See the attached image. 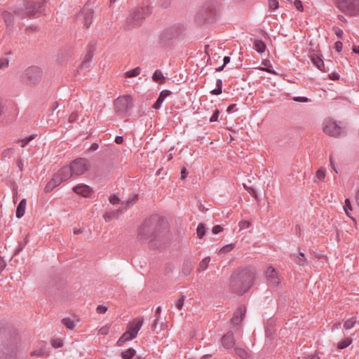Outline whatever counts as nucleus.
<instances>
[{
    "label": "nucleus",
    "instance_id": "obj_18",
    "mask_svg": "<svg viewBox=\"0 0 359 359\" xmlns=\"http://www.w3.org/2000/svg\"><path fill=\"white\" fill-rule=\"evenodd\" d=\"M41 6V4L39 2H29L26 5V12L29 16H34L39 13V9Z\"/></svg>",
    "mask_w": 359,
    "mask_h": 359
},
{
    "label": "nucleus",
    "instance_id": "obj_20",
    "mask_svg": "<svg viewBox=\"0 0 359 359\" xmlns=\"http://www.w3.org/2000/svg\"><path fill=\"white\" fill-rule=\"evenodd\" d=\"M144 323V318L138 317L128 323V325L138 333Z\"/></svg>",
    "mask_w": 359,
    "mask_h": 359
},
{
    "label": "nucleus",
    "instance_id": "obj_36",
    "mask_svg": "<svg viewBox=\"0 0 359 359\" xmlns=\"http://www.w3.org/2000/svg\"><path fill=\"white\" fill-rule=\"evenodd\" d=\"M2 17L4 18V22L7 24V25H11L13 21V15L8 12V11H4L2 13Z\"/></svg>",
    "mask_w": 359,
    "mask_h": 359
},
{
    "label": "nucleus",
    "instance_id": "obj_53",
    "mask_svg": "<svg viewBox=\"0 0 359 359\" xmlns=\"http://www.w3.org/2000/svg\"><path fill=\"white\" fill-rule=\"evenodd\" d=\"M330 165L332 167V168L336 172H337V170L336 169V165H335V163H334V157L332 155H331L330 156Z\"/></svg>",
    "mask_w": 359,
    "mask_h": 359
},
{
    "label": "nucleus",
    "instance_id": "obj_26",
    "mask_svg": "<svg viewBox=\"0 0 359 359\" xmlns=\"http://www.w3.org/2000/svg\"><path fill=\"white\" fill-rule=\"evenodd\" d=\"M152 79L155 82L160 83H163L165 81V78L160 70H156L154 72Z\"/></svg>",
    "mask_w": 359,
    "mask_h": 359
},
{
    "label": "nucleus",
    "instance_id": "obj_6",
    "mask_svg": "<svg viewBox=\"0 0 359 359\" xmlns=\"http://www.w3.org/2000/svg\"><path fill=\"white\" fill-rule=\"evenodd\" d=\"M74 176L72 168L69 166L63 167L57 173H56L52 180L46 185L45 191L48 192L55 187L60 184L62 182L66 181L71 177Z\"/></svg>",
    "mask_w": 359,
    "mask_h": 359
},
{
    "label": "nucleus",
    "instance_id": "obj_54",
    "mask_svg": "<svg viewBox=\"0 0 359 359\" xmlns=\"http://www.w3.org/2000/svg\"><path fill=\"white\" fill-rule=\"evenodd\" d=\"M76 119H77V114H75V113H72V114L69 116V121L70 123L74 122Z\"/></svg>",
    "mask_w": 359,
    "mask_h": 359
},
{
    "label": "nucleus",
    "instance_id": "obj_29",
    "mask_svg": "<svg viewBox=\"0 0 359 359\" xmlns=\"http://www.w3.org/2000/svg\"><path fill=\"white\" fill-rule=\"evenodd\" d=\"M62 323L69 330H73L75 327V321L70 318H64L62 319Z\"/></svg>",
    "mask_w": 359,
    "mask_h": 359
},
{
    "label": "nucleus",
    "instance_id": "obj_42",
    "mask_svg": "<svg viewBox=\"0 0 359 359\" xmlns=\"http://www.w3.org/2000/svg\"><path fill=\"white\" fill-rule=\"evenodd\" d=\"M52 346L55 348H60L63 346V341L60 339H55L51 341Z\"/></svg>",
    "mask_w": 359,
    "mask_h": 359
},
{
    "label": "nucleus",
    "instance_id": "obj_32",
    "mask_svg": "<svg viewBox=\"0 0 359 359\" xmlns=\"http://www.w3.org/2000/svg\"><path fill=\"white\" fill-rule=\"evenodd\" d=\"M344 210L348 217L351 218L353 221H355V219L351 217V215L349 212V211L352 210V205H351L350 200L348 198H346L345 200V203H344Z\"/></svg>",
    "mask_w": 359,
    "mask_h": 359
},
{
    "label": "nucleus",
    "instance_id": "obj_63",
    "mask_svg": "<svg viewBox=\"0 0 359 359\" xmlns=\"http://www.w3.org/2000/svg\"><path fill=\"white\" fill-rule=\"evenodd\" d=\"M187 170H186V168H184L181 171L182 179H184L187 177Z\"/></svg>",
    "mask_w": 359,
    "mask_h": 359
},
{
    "label": "nucleus",
    "instance_id": "obj_55",
    "mask_svg": "<svg viewBox=\"0 0 359 359\" xmlns=\"http://www.w3.org/2000/svg\"><path fill=\"white\" fill-rule=\"evenodd\" d=\"M329 78L331 80L336 81V80L339 79V76L337 74H336V73H332V74H329Z\"/></svg>",
    "mask_w": 359,
    "mask_h": 359
},
{
    "label": "nucleus",
    "instance_id": "obj_31",
    "mask_svg": "<svg viewBox=\"0 0 359 359\" xmlns=\"http://www.w3.org/2000/svg\"><path fill=\"white\" fill-rule=\"evenodd\" d=\"M210 262V257H206L204 259H202V261L199 263L198 270L201 271H205Z\"/></svg>",
    "mask_w": 359,
    "mask_h": 359
},
{
    "label": "nucleus",
    "instance_id": "obj_4",
    "mask_svg": "<svg viewBox=\"0 0 359 359\" xmlns=\"http://www.w3.org/2000/svg\"><path fill=\"white\" fill-rule=\"evenodd\" d=\"M150 14L149 6H139L130 11L126 19V23L130 28L140 26L147 16Z\"/></svg>",
    "mask_w": 359,
    "mask_h": 359
},
{
    "label": "nucleus",
    "instance_id": "obj_62",
    "mask_svg": "<svg viewBox=\"0 0 359 359\" xmlns=\"http://www.w3.org/2000/svg\"><path fill=\"white\" fill-rule=\"evenodd\" d=\"M259 69L263 70V71H266V72H267L269 73H271V74H276V73L274 71L270 69L269 68L260 67Z\"/></svg>",
    "mask_w": 359,
    "mask_h": 359
},
{
    "label": "nucleus",
    "instance_id": "obj_5",
    "mask_svg": "<svg viewBox=\"0 0 359 359\" xmlns=\"http://www.w3.org/2000/svg\"><path fill=\"white\" fill-rule=\"evenodd\" d=\"M337 8L348 16L359 14V0H336Z\"/></svg>",
    "mask_w": 359,
    "mask_h": 359
},
{
    "label": "nucleus",
    "instance_id": "obj_45",
    "mask_svg": "<svg viewBox=\"0 0 359 359\" xmlns=\"http://www.w3.org/2000/svg\"><path fill=\"white\" fill-rule=\"evenodd\" d=\"M250 226V222L248 221L243 220L239 222V226L241 229H248Z\"/></svg>",
    "mask_w": 359,
    "mask_h": 359
},
{
    "label": "nucleus",
    "instance_id": "obj_9",
    "mask_svg": "<svg viewBox=\"0 0 359 359\" xmlns=\"http://www.w3.org/2000/svg\"><path fill=\"white\" fill-rule=\"evenodd\" d=\"M218 14V6L212 3L207 4L201 11V15L208 22L214 20Z\"/></svg>",
    "mask_w": 359,
    "mask_h": 359
},
{
    "label": "nucleus",
    "instance_id": "obj_15",
    "mask_svg": "<svg viewBox=\"0 0 359 359\" xmlns=\"http://www.w3.org/2000/svg\"><path fill=\"white\" fill-rule=\"evenodd\" d=\"M73 191L78 195L83 197H90L93 193V189L87 184H79L73 188Z\"/></svg>",
    "mask_w": 359,
    "mask_h": 359
},
{
    "label": "nucleus",
    "instance_id": "obj_24",
    "mask_svg": "<svg viewBox=\"0 0 359 359\" xmlns=\"http://www.w3.org/2000/svg\"><path fill=\"white\" fill-rule=\"evenodd\" d=\"M233 351L242 359H248L250 357V353L243 348L235 347Z\"/></svg>",
    "mask_w": 359,
    "mask_h": 359
},
{
    "label": "nucleus",
    "instance_id": "obj_43",
    "mask_svg": "<svg viewBox=\"0 0 359 359\" xmlns=\"http://www.w3.org/2000/svg\"><path fill=\"white\" fill-rule=\"evenodd\" d=\"M109 332V325H105V326H103L102 327L98 332L99 334H102V335H107Z\"/></svg>",
    "mask_w": 359,
    "mask_h": 359
},
{
    "label": "nucleus",
    "instance_id": "obj_59",
    "mask_svg": "<svg viewBox=\"0 0 359 359\" xmlns=\"http://www.w3.org/2000/svg\"><path fill=\"white\" fill-rule=\"evenodd\" d=\"M123 142V138L122 136H116L115 138V142L116 144H121Z\"/></svg>",
    "mask_w": 359,
    "mask_h": 359
},
{
    "label": "nucleus",
    "instance_id": "obj_3",
    "mask_svg": "<svg viewBox=\"0 0 359 359\" xmlns=\"http://www.w3.org/2000/svg\"><path fill=\"white\" fill-rule=\"evenodd\" d=\"M43 76V71L36 66H31L27 68L22 73V81L28 87L32 88L38 86Z\"/></svg>",
    "mask_w": 359,
    "mask_h": 359
},
{
    "label": "nucleus",
    "instance_id": "obj_27",
    "mask_svg": "<svg viewBox=\"0 0 359 359\" xmlns=\"http://www.w3.org/2000/svg\"><path fill=\"white\" fill-rule=\"evenodd\" d=\"M254 48L257 52L262 53L266 50L265 43L261 40H255L254 42Z\"/></svg>",
    "mask_w": 359,
    "mask_h": 359
},
{
    "label": "nucleus",
    "instance_id": "obj_17",
    "mask_svg": "<svg viewBox=\"0 0 359 359\" xmlns=\"http://www.w3.org/2000/svg\"><path fill=\"white\" fill-rule=\"evenodd\" d=\"M246 312L245 307H239L233 313V317L231 319V322L233 325H239L243 320Z\"/></svg>",
    "mask_w": 359,
    "mask_h": 359
},
{
    "label": "nucleus",
    "instance_id": "obj_12",
    "mask_svg": "<svg viewBox=\"0 0 359 359\" xmlns=\"http://www.w3.org/2000/svg\"><path fill=\"white\" fill-rule=\"evenodd\" d=\"M181 33V29L174 27H170L164 30L162 32L161 35V39L163 42H168L170 40L178 38L180 36Z\"/></svg>",
    "mask_w": 359,
    "mask_h": 359
},
{
    "label": "nucleus",
    "instance_id": "obj_61",
    "mask_svg": "<svg viewBox=\"0 0 359 359\" xmlns=\"http://www.w3.org/2000/svg\"><path fill=\"white\" fill-rule=\"evenodd\" d=\"M214 95H219L222 93V87L219 86L217 89H215L211 92Z\"/></svg>",
    "mask_w": 359,
    "mask_h": 359
},
{
    "label": "nucleus",
    "instance_id": "obj_41",
    "mask_svg": "<svg viewBox=\"0 0 359 359\" xmlns=\"http://www.w3.org/2000/svg\"><path fill=\"white\" fill-rule=\"evenodd\" d=\"M109 201L110 203H111L112 205H116V204H119V203L122 204V202H123L121 201L119 197L116 194L110 196L109 198Z\"/></svg>",
    "mask_w": 359,
    "mask_h": 359
},
{
    "label": "nucleus",
    "instance_id": "obj_58",
    "mask_svg": "<svg viewBox=\"0 0 359 359\" xmlns=\"http://www.w3.org/2000/svg\"><path fill=\"white\" fill-rule=\"evenodd\" d=\"M335 48L338 52L341 51V50L342 48V43L340 41L336 42L335 43Z\"/></svg>",
    "mask_w": 359,
    "mask_h": 359
},
{
    "label": "nucleus",
    "instance_id": "obj_28",
    "mask_svg": "<svg viewBox=\"0 0 359 359\" xmlns=\"http://www.w3.org/2000/svg\"><path fill=\"white\" fill-rule=\"evenodd\" d=\"M137 199H138L137 195H134L131 198L126 200V201H123L122 205H124V208H123V210H126L128 208L133 205L137 201Z\"/></svg>",
    "mask_w": 359,
    "mask_h": 359
},
{
    "label": "nucleus",
    "instance_id": "obj_10",
    "mask_svg": "<svg viewBox=\"0 0 359 359\" xmlns=\"http://www.w3.org/2000/svg\"><path fill=\"white\" fill-rule=\"evenodd\" d=\"M93 11L88 7H84L76 16V20L83 26L88 28L93 22Z\"/></svg>",
    "mask_w": 359,
    "mask_h": 359
},
{
    "label": "nucleus",
    "instance_id": "obj_33",
    "mask_svg": "<svg viewBox=\"0 0 359 359\" xmlns=\"http://www.w3.org/2000/svg\"><path fill=\"white\" fill-rule=\"evenodd\" d=\"M140 68L136 67L135 69H130L128 72H126L124 74L125 77L126 78H132L138 76L140 74Z\"/></svg>",
    "mask_w": 359,
    "mask_h": 359
},
{
    "label": "nucleus",
    "instance_id": "obj_60",
    "mask_svg": "<svg viewBox=\"0 0 359 359\" xmlns=\"http://www.w3.org/2000/svg\"><path fill=\"white\" fill-rule=\"evenodd\" d=\"M160 318H155L154 320V323H153V325L151 326V328L153 330H155L157 327V325H158V322Z\"/></svg>",
    "mask_w": 359,
    "mask_h": 359
},
{
    "label": "nucleus",
    "instance_id": "obj_56",
    "mask_svg": "<svg viewBox=\"0 0 359 359\" xmlns=\"http://www.w3.org/2000/svg\"><path fill=\"white\" fill-rule=\"evenodd\" d=\"M161 311V307L158 306L156 309L154 317L157 318H160Z\"/></svg>",
    "mask_w": 359,
    "mask_h": 359
},
{
    "label": "nucleus",
    "instance_id": "obj_1",
    "mask_svg": "<svg viewBox=\"0 0 359 359\" xmlns=\"http://www.w3.org/2000/svg\"><path fill=\"white\" fill-rule=\"evenodd\" d=\"M168 228L165 222H146L138 229L137 238L144 242H151Z\"/></svg>",
    "mask_w": 359,
    "mask_h": 359
},
{
    "label": "nucleus",
    "instance_id": "obj_37",
    "mask_svg": "<svg viewBox=\"0 0 359 359\" xmlns=\"http://www.w3.org/2000/svg\"><path fill=\"white\" fill-rule=\"evenodd\" d=\"M352 343V339L350 338H346L338 343L337 347L339 349H344L348 347Z\"/></svg>",
    "mask_w": 359,
    "mask_h": 359
},
{
    "label": "nucleus",
    "instance_id": "obj_46",
    "mask_svg": "<svg viewBox=\"0 0 359 359\" xmlns=\"http://www.w3.org/2000/svg\"><path fill=\"white\" fill-rule=\"evenodd\" d=\"M184 302V296L180 297V298L177 300L176 303V307L180 310L182 309Z\"/></svg>",
    "mask_w": 359,
    "mask_h": 359
},
{
    "label": "nucleus",
    "instance_id": "obj_2",
    "mask_svg": "<svg viewBox=\"0 0 359 359\" xmlns=\"http://www.w3.org/2000/svg\"><path fill=\"white\" fill-rule=\"evenodd\" d=\"M255 273L249 270L243 269L235 271L231 276V284L244 292L250 290L254 284Z\"/></svg>",
    "mask_w": 359,
    "mask_h": 359
},
{
    "label": "nucleus",
    "instance_id": "obj_14",
    "mask_svg": "<svg viewBox=\"0 0 359 359\" xmlns=\"http://www.w3.org/2000/svg\"><path fill=\"white\" fill-rule=\"evenodd\" d=\"M137 332L128 325L127 330L118 339L117 345L122 346L125 342L134 339L137 336Z\"/></svg>",
    "mask_w": 359,
    "mask_h": 359
},
{
    "label": "nucleus",
    "instance_id": "obj_40",
    "mask_svg": "<svg viewBox=\"0 0 359 359\" xmlns=\"http://www.w3.org/2000/svg\"><path fill=\"white\" fill-rule=\"evenodd\" d=\"M268 7L271 11H275L278 8L279 3L277 0H269L268 1Z\"/></svg>",
    "mask_w": 359,
    "mask_h": 359
},
{
    "label": "nucleus",
    "instance_id": "obj_64",
    "mask_svg": "<svg viewBox=\"0 0 359 359\" xmlns=\"http://www.w3.org/2000/svg\"><path fill=\"white\" fill-rule=\"evenodd\" d=\"M353 51L359 55V46H353Z\"/></svg>",
    "mask_w": 359,
    "mask_h": 359
},
{
    "label": "nucleus",
    "instance_id": "obj_47",
    "mask_svg": "<svg viewBox=\"0 0 359 359\" xmlns=\"http://www.w3.org/2000/svg\"><path fill=\"white\" fill-rule=\"evenodd\" d=\"M293 4L298 11H303L304 7L301 1L295 0Z\"/></svg>",
    "mask_w": 359,
    "mask_h": 359
},
{
    "label": "nucleus",
    "instance_id": "obj_35",
    "mask_svg": "<svg viewBox=\"0 0 359 359\" xmlns=\"http://www.w3.org/2000/svg\"><path fill=\"white\" fill-rule=\"evenodd\" d=\"M233 248H234V244L231 243V244L226 245L219 249V250L218 251V254L219 255H225V254L231 252V250H233Z\"/></svg>",
    "mask_w": 359,
    "mask_h": 359
},
{
    "label": "nucleus",
    "instance_id": "obj_16",
    "mask_svg": "<svg viewBox=\"0 0 359 359\" xmlns=\"http://www.w3.org/2000/svg\"><path fill=\"white\" fill-rule=\"evenodd\" d=\"M221 341L224 348H232L236 342L233 332L231 331L228 332L222 337Z\"/></svg>",
    "mask_w": 359,
    "mask_h": 359
},
{
    "label": "nucleus",
    "instance_id": "obj_44",
    "mask_svg": "<svg viewBox=\"0 0 359 359\" xmlns=\"http://www.w3.org/2000/svg\"><path fill=\"white\" fill-rule=\"evenodd\" d=\"M107 307L104 305H99L96 308V311L98 313L102 314L104 313L107 311Z\"/></svg>",
    "mask_w": 359,
    "mask_h": 359
},
{
    "label": "nucleus",
    "instance_id": "obj_38",
    "mask_svg": "<svg viewBox=\"0 0 359 359\" xmlns=\"http://www.w3.org/2000/svg\"><path fill=\"white\" fill-rule=\"evenodd\" d=\"M326 175V170L324 168H320L316 172V178L319 181H323Z\"/></svg>",
    "mask_w": 359,
    "mask_h": 359
},
{
    "label": "nucleus",
    "instance_id": "obj_8",
    "mask_svg": "<svg viewBox=\"0 0 359 359\" xmlns=\"http://www.w3.org/2000/svg\"><path fill=\"white\" fill-rule=\"evenodd\" d=\"M70 167L74 176H80L84 174L90 167L88 161L85 158H78L74 161Z\"/></svg>",
    "mask_w": 359,
    "mask_h": 359
},
{
    "label": "nucleus",
    "instance_id": "obj_52",
    "mask_svg": "<svg viewBox=\"0 0 359 359\" xmlns=\"http://www.w3.org/2000/svg\"><path fill=\"white\" fill-rule=\"evenodd\" d=\"M32 139H33V137L32 136H30V137H29L27 138H25V139H23V140H20V142L21 143L20 146L22 147H25V145L27 144L28 142H29Z\"/></svg>",
    "mask_w": 359,
    "mask_h": 359
},
{
    "label": "nucleus",
    "instance_id": "obj_21",
    "mask_svg": "<svg viewBox=\"0 0 359 359\" xmlns=\"http://www.w3.org/2000/svg\"><path fill=\"white\" fill-rule=\"evenodd\" d=\"M170 91H169V90H165L161 91L157 100L154 104L153 107L156 109H159L161 106V104L164 101L165 98L166 97H168V95H170Z\"/></svg>",
    "mask_w": 359,
    "mask_h": 359
},
{
    "label": "nucleus",
    "instance_id": "obj_19",
    "mask_svg": "<svg viewBox=\"0 0 359 359\" xmlns=\"http://www.w3.org/2000/svg\"><path fill=\"white\" fill-rule=\"evenodd\" d=\"M311 60L312 63L320 71L325 72V65L324 62L321 57L316 55V53H313L311 55Z\"/></svg>",
    "mask_w": 359,
    "mask_h": 359
},
{
    "label": "nucleus",
    "instance_id": "obj_39",
    "mask_svg": "<svg viewBox=\"0 0 359 359\" xmlns=\"http://www.w3.org/2000/svg\"><path fill=\"white\" fill-rule=\"evenodd\" d=\"M356 323V320H355V318H351L349 319H347L345 322H344V327L346 329V330H350L351 329L352 327H353V326L355 325Z\"/></svg>",
    "mask_w": 359,
    "mask_h": 359
},
{
    "label": "nucleus",
    "instance_id": "obj_34",
    "mask_svg": "<svg viewBox=\"0 0 359 359\" xmlns=\"http://www.w3.org/2000/svg\"><path fill=\"white\" fill-rule=\"evenodd\" d=\"M206 232L205 226L204 224L201 223L198 225L196 229V233L198 238H202Z\"/></svg>",
    "mask_w": 359,
    "mask_h": 359
},
{
    "label": "nucleus",
    "instance_id": "obj_22",
    "mask_svg": "<svg viewBox=\"0 0 359 359\" xmlns=\"http://www.w3.org/2000/svg\"><path fill=\"white\" fill-rule=\"evenodd\" d=\"M292 258L293 261L299 266H304L307 263V259L303 252H299L297 255H292Z\"/></svg>",
    "mask_w": 359,
    "mask_h": 359
},
{
    "label": "nucleus",
    "instance_id": "obj_49",
    "mask_svg": "<svg viewBox=\"0 0 359 359\" xmlns=\"http://www.w3.org/2000/svg\"><path fill=\"white\" fill-rule=\"evenodd\" d=\"M219 114V111L218 109H216L215 111V112L213 113V114L212 115V116L210 117V121L215 122V121H217Z\"/></svg>",
    "mask_w": 359,
    "mask_h": 359
},
{
    "label": "nucleus",
    "instance_id": "obj_50",
    "mask_svg": "<svg viewBox=\"0 0 359 359\" xmlns=\"http://www.w3.org/2000/svg\"><path fill=\"white\" fill-rule=\"evenodd\" d=\"M222 231H223V228L220 225H216V226H213V228L212 229V232L214 234H217Z\"/></svg>",
    "mask_w": 359,
    "mask_h": 359
},
{
    "label": "nucleus",
    "instance_id": "obj_30",
    "mask_svg": "<svg viewBox=\"0 0 359 359\" xmlns=\"http://www.w3.org/2000/svg\"><path fill=\"white\" fill-rule=\"evenodd\" d=\"M136 351L134 348H130L122 351L121 356L124 359H131L135 354Z\"/></svg>",
    "mask_w": 359,
    "mask_h": 359
},
{
    "label": "nucleus",
    "instance_id": "obj_57",
    "mask_svg": "<svg viewBox=\"0 0 359 359\" xmlns=\"http://www.w3.org/2000/svg\"><path fill=\"white\" fill-rule=\"evenodd\" d=\"M335 34L339 38H341L343 35V31L339 28H337L335 29Z\"/></svg>",
    "mask_w": 359,
    "mask_h": 359
},
{
    "label": "nucleus",
    "instance_id": "obj_25",
    "mask_svg": "<svg viewBox=\"0 0 359 359\" xmlns=\"http://www.w3.org/2000/svg\"><path fill=\"white\" fill-rule=\"evenodd\" d=\"M123 209H120L118 210H116V211H111V212H107L104 215V219L106 222H109L111 221V219H116L118 217V214L119 213H121L123 212Z\"/></svg>",
    "mask_w": 359,
    "mask_h": 359
},
{
    "label": "nucleus",
    "instance_id": "obj_23",
    "mask_svg": "<svg viewBox=\"0 0 359 359\" xmlns=\"http://www.w3.org/2000/svg\"><path fill=\"white\" fill-rule=\"evenodd\" d=\"M27 201L26 199H22L20 203L18 204L17 209H16V217L18 218H21L25 212V208H26Z\"/></svg>",
    "mask_w": 359,
    "mask_h": 359
},
{
    "label": "nucleus",
    "instance_id": "obj_13",
    "mask_svg": "<svg viewBox=\"0 0 359 359\" xmlns=\"http://www.w3.org/2000/svg\"><path fill=\"white\" fill-rule=\"evenodd\" d=\"M265 278L271 285H276L280 283V278L277 271L271 266H268L265 271Z\"/></svg>",
    "mask_w": 359,
    "mask_h": 359
},
{
    "label": "nucleus",
    "instance_id": "obj_7",
    "mask_svg": "<svg viewBox=\"0 0 359 359\" xmlns=\"http://www.w3.org/2000/svg\"><path fill=\"white\" fill-rule=\"evenodd\" d=\"M323 130L330 136L337 137L344 133V128L332 119H325L323 123Z\"/></svg>",
    "mask_w": 359,
    "mask_h": 359
},
{
    "label": "nucleus",
    "instance_id": "obj_48",
    "mask_svg": "<svg viewBox=\"0 0 359 359\" xmlns=\"http://www.w3.org/2000/svg\"><path fill=\"white\" fill-rule=\"evenodd\" d=\"M8 60L6 58L0 60V69H4L8 66Z\"/></svg>",
    "mask_w": 359,
    "mask_h": 359
},
{
    "label": "nucleus",
    "instance_id": "obj_51",
    "mask_svg": "<svg viewBox=\"0 0 359 359\" xmlns=\"http://www.w3.org/2000/svg\"><path fill=\"white\" fill-rule=\"evenodd\" d=\"M292 100L295 102H309V99L306 97H294Z\"/></svg>",
    "mask_w": 359,
    "mask_h": 359
},
{
    "label": "nucleus",
    "instance_id": "obj_11",
    "mask_svg": "<svg viewBox=\"0 0 359 359\" xmlns=\"http://www.w3.org/2000/svg\"><path fill=\"white\" fill-rule=\"evenodd\" d=\"M132 101V97L128 95L118 97L114 101L116 110L118 112L126 111L131 107Z\"/></svg>",
    "mask_w": 359,
    "mask_h": 359
}]
</instances>
